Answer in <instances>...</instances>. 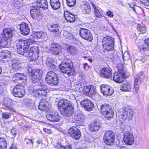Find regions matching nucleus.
<instances>
[{
    "label": "nucleus",
    "instance_id": "1",
    "mask_svg": "<svg viewBox=\"0 0 149 149\" xmlns=\"http://www.w3.org/2000/svg\"><path fill=\"white\" fill-rule=\"evenodd\" d=\"M58 107L61 114L64 116L69 117L74 113V106L71 102L67 100H61L58 102Z\"/></svg>",
    "mask_w": 149,
    "mask_h": 149
},
{
    "label": "nucleus",
    "instance_id": "2",
    "mask_svg": "<svg viewBox=\"0 0 149 149\" xmlns=\"http://www.w3.org/2000/svg\"><path fill=\"white\" fill-rule=\"evenodd\" d=\"M117 115L120 118V120L122 123L124 122L127 118L129 119H132L133 116L132 109L128 107L123 109Z\"/></svg>",
    "mask_w": 149,
    "mask_h": 149
},
{
    "label": "nucleus",
    "instance_id": "3",
    "mask_svg": "<svg viewBox=\"0 0 149 149\" xmlns=\"http://www.w3.org/2000/svg\"><path fill=\"white\" fill-rule=\"evenodd\" d=\"M45 81L51 86H56L58 83V80L56 74L52 71L48 72L46 75Z\"/></svg>",
    "mask_w": 149,
    "mask_h": 149
},
{
    "label": "nucleus",
    "instance_id": "4",
    "mask_svg": "<svg viewBox=\"0 0 149 149\" xmlns=\"http://www.w3.org/2000/svg\"><path fill=\"white\" fill-rule=\"evenodd\" d=\"M115 139L114 134L111 131H107L104 134L103 140L105 143L108 145L113 144Z\"/></svg>",
    "mask_w": 149,
    "mask_h": 149
},
{
    "label": "nucleus",
    "instance_id": "5",
    "mask_svg": "<svg viewBox=\"0 0 149 149\" xmlns=\"http://www.w3.org/2000/svg\"><path fill=\"white\" fill-rule=\"evenodd\" d=\"M25 93V90L24 89V87L21 85H16L13 89V94L15 97H22Z\"/></svg>",
    "mask_w": 149,
    "mask_h": 149
},
{
    "label": "nucleus",
    "instance_id": "6",
    "mask_svg": "<svg viewBox=\"0 0 149 149\" xmlns=\"http://www.w3.org/2000/svg\"><path fill=\"white\" fill-rule=\"evenodd\" d=\"M68 133L70 136L75 139H79L81 136L80 130L76 127H72L68 130Z\"/></svg>",
    "mask_w": 149,
    "mask_h": 149
},
{
    "label": "nucleus",
    "instance_id": "7",
    "mask_svg": "<svg viewBox=\"0 0 149 149\" xmlns=\"http://www.w3.org/2000/svg\"><path fill=\"white\" fill-rule=\"evenodd\" d=\"M79 35L83 39L91 41L93 36L90 30L84 28H81L79 31Z\"/></svg>",
    "mask_w": 149,
    "mask_h": 149
},
{
    "label": "nucleus",
    "instance_id": "8",
    "mask_svg": "<svg viewBox=\"0 0 149 149\" xmlns=\"http://www.w3.org/2000/svg\"><path fill=\"white\" fill-rule=\"evenodd\" d=\"M81 106L88 111H91L93 110L94 104L92 102L87 99H85L80 102Z\"/></svg>",
    "mask_w": 149,
    "mask_h": 149
},
{
    "label": "nucleus",
    "instance_id": "9",
    "mask_svg": "<svg viewBox=\"0 0 149 149\" xmlns=\"http://www.w3.org/2000/svg\"><path fill=\"white\" fill-rule=\"evenodd\" d=\"M123 141L127 144H132L134 142V138L132 134L129 131L125 132L124 134Z\"/></svg>",
    "mask_w": 149,
    "mask_h": 149
},
{
    "label": "nucleus",
    "instance_id": "10",
    "mask_svg": "<svg viewBox=\"0 0 149 149\" xmlns=\"http://www.w3.org/2000/svg\"><path fill=\"white\" fill-rule=\"evenodd\" d=\"M59 68L61 72L63 73H67L69 76H75L76 75L74 70L70 66H68L67 67L59 66Z\"/></svg>",
    "mask_w": 149,
    "mask_h": 149
},
{
    "label": "nucleus",
    "instance_id": "11",
    "mask_svg": "<svg viewBox=\"0 0 149 149\" xmlns=\"http://www.w3.org/2000/svg\"><path fill=\"white\" fill-rule=\"evenodd\" d=\"M100 89L104 95H111L113 93L112 88L108 85L103 84L100 86Z\"/></svg>",
    "mask_w": 149,
    "mask_h": 149
},
{
    "label": "nucleus",
    "instance_id": "12",
    "mask_svg": "<svg viewBox=\"0 0 149 149\" xmlns=\"http://www.w3.org/2000/svg\"><path fill=\"white\" fill-rule=\"evenodd\" d=\"M28 71L29 73H31L32 77H36L38 78L41 77L42 71L41 69H33L31 67L29 66Z\"/></svg>",
    "mask_w": 149,
    "mask_h": 149
},
{
    "label": "nucleus",
    "instance_id": "13",
    "mask_svg": "<svg viewBox=\"0 0 149 149\" xmlns=\"http://www.w3.org/2000/svg\"><path fill=\"white\" fill-rule=\"evenodd\" d=\"M100 74L102 77L109 79L111 77L112 69L109 66L103 68L101 70Z\"/></svg>",
    "mask_w": 149,
    "mask_h": 149
},
{
    "label": "nucleus",
    "instance_id": "14",
    "mask_svg": "<svg viewBox=\"0 0 149 149\" xmlns=\"http://www.w3.org/2000/svg\"><path fill=\"white\" fill-rule=\"evenodd\" d=\"M47 119L52 122H57L59 120V116L58 112L53 111L47 114L46 116Z\"/></svg>",
    "mask_w": 149,
    "mask_h": 149
},
{
    "label": "nucleus",
    "instance_id": "15",
    "mask_svg": "<svg viewBox=\"0 0 149 149\" xmlns=\"http://www.w3.org/2000/svg\"><path fill=\"white\" fill-rule=\"evenodd\" d=\"M143 72H140L136 75L134 80V85L133 88V92L134 93H137L139 88V81L141 80V79L143 77Z\"/></svg>",
    "mask_w": 149,
    "mask_h": 149
},
{
    "label": "nucleus",
    "instance_id": "16",
    "mask_svg": "<svg viewBox=\"0 0 149 149\" xmlns=\"http://www.w3.org/2000/svg\"><path fill=\"white\" fill-rule=\"evenodd\" d=\"M83 92L86 94L90 95H95L97 92L96 88L92 85L84 86Z\"/></svg>",
    "mask_w": 149,
    "mask_h": 149
},
{
    "label": "nucleus",
    "instance_id": "17",
    "mask_svg": "<svg viewBox=\"0 0 149 149\" xmlns=\"http://www.w3.org/2000/svg\"><path fill=\"white\" fill-rule=\"evenodd\" d=\"M25 41L22 39H18L16 40L17 51L20 54H24V44L25 43Z\"/></svg>",
    "mask_w": 149,
    "mask_h": 149
},
{
    "label": "nucleus",
    "instance_id": "18",
    "mask_svg": "<svg viewBox=\"0 0 149 149\" xmlns=\"http://www.w3.org/2000/svg\"><path fill=\"white\" fill-rule=\"evenodd\" d=\"M49 49L53 54H58L61 51V47L58 44L52 43L49 45Z\"/></svg>",
    "mask_w": 149,
    "mask_h": 149
},
{
    "label": "nucleus",
    "instance_id": "19",
    "mask_svg": "<svg viewBox=\"0 0 149 149\" xmlns=\"http://www.w3.org/2000/svg\"><path fill=\"white\" fill-rule=\"evenodd\" d=\"M10 57L11 54L9 51H3L0 53V59L2 58V61L3 62L10 61Z\"/></svg>",
    "mask_w": 149,
    "mask_h": 149
},
{
    "label": "nucleus",
    "instance_id": "20",
    "mask_svg": "<svg viewBox=\"0 0 149 149\" xmlns=\"http://www.w3.org/2000/svg\"><path fill=\"white\" fill-rule=\"evenodd\" d=\"M20 29L21 33L24 35H27L30 32V29L27 24L22 23L20 25Z\"/></svg>",
    "mask_w": 149,
    "mask_h": 149
},
{
    "label": "nucleus",
    "instance_id": "21",
    "mask_svg": "<svg viewBox=\"0 0 149 149\" xmlns=\"http://www.w3.org/2000/svg\"><path fill=\"white\" fill-rule=\"evenodd\" d=\"M33 93L35 96H37L46 97L47 94L46 90L43 88H34L33 90Z\"/></svg>",
    "mask_w": 149,
    "mask_h": 149
},
{
    "label": "nucleus",
    "instance_id": "22",
    "mask_svg": "<svg viewBox=\"0 0 149 149\" xmlns=\"http://www.w3.org/2000/svg\"><path fill=\"white\" fill-rule=\"evenodd\" d=\"M33 9H31L30 13L32 17L35 19H40L42 17L41 13L39 10L35 7H33Z\"/></svg>",
    "mask_w": 149,
    "mask_h": 149
},
{
    "label": "nucleus",
    "instance_id": "23",
    "mask_svg": "<svg viewBox=\"0 0 149 149\" xmlns=\"http://www.w3.org/2000/svg\"><path fill=\"white\" fill-rule=\"evenodd\" d=\"M125 77H126L125 75L116 72L114 74L113 79L115 81L120 83L123 81V78Z\"/></svg>",
    "mask_w": 149,
    "mask_h": 149
},
{
    "label": "nucleus",
    "instance_id": "24",
    "mask_svg": "<svg viewBox=\"0 0 149 149\" xmlns=\"http://www.w3.org/2000/svg\"><path fill=\"white\" fill-rule=\"evenodd\" d=\"M4 109L9 111L13 110V104L11 103L9 99L7 98L3 101V104Z\"/></svg>",
    "mask_w": 149,
    "mask_h": 149
},
{
    "label": "nucleus",
    "instance_id": "25",
    "mask_svg": "<svg viewBox=\"0 0 149 149\" xmlns=\"http://www.w3.org/2000/svg\"><path fill=\"white\" fill-rule=\"evenodd\" d=\"M64 15L65 19L68 22H73L75 20V15L68 11H66L64 12Z\"/></svg>",
    "mask_w": 149,
    "mask_h": 149
},
{
    "label": "nucleus",
    "instance_id": "26",
    "mask_svg": "<svg viewBox=\"0 0 149 149\" xmlns=\"http://www.w3.org/2000/svg\"><path fill=\"white\" fill-rule=\"evenodd\" d=\"M12 35V31L10 29H5L3 30L2 36L5 40L10 38Z\"/></svg>",
    "mask_w": 149,
    "mask_h": 149
},
{
    "label": "nucleus",
    "instance_id": "27",
    "mask_svg": "<svg viewBox=\"0 0 149 149\" xmlns=\"http://www.w3.org/2000/svg\"><path fill=\"white\" fill-rule=\"evenodd\" d=\"M100 124L99 123L94 122L90 124L89 126V128L90 131L95 132L97 131L100 129Z\"/></svg>",
    "mask_w": 149,
    "mask_h": 149
},
{
    "label": "nucleus",
    "instance_id": "28",
    "mask_svg": "<svg viewBox=\"0 0 149 149\" xmlns=\"http://www.w3.org/2000/svg\"><path fill=\"white\" fill-rule=\"evenodd\" d=\"M33 37L36 38L43 39L46 40L47 38V35L45 32L43 31L37 32L33 34Z\"/></svg>",
    "mask_w": 149,
    "mask_h": 149
},
{
    "label": "nucleus",
    "instance_id": "29",
    "mask_svg": "<svg viewBox=\"0 0 149 149\" xmlns=\"http://www.w3.org/2000/svg\"><path fill=\"white\" fill-rule=\"evenodd\" d=\"M131 84L128 83L122 84L120 87V89L122 91L125 92L130 91L132 89Z\"/></svg>",
    "mask_w": 149,
    "mask_h": 149
},
{
    "label": "nucleus",
    "instance_id": "30",
    "mask_svg": "<svg viewBox=\"0 0 149 149\" xmlns=\"http://www.w3.org/2000/svg\"><path fill=\"white\" fill-rule=\"evenodd\" d=\"M50 3L52 8L54 10L58 9L61 6L59 0H50Z\"/></svg>",
    "mask_w": 149,
    "mask_h": 149
},
{
    "label": "nucleus",
    "instance_id": "31",
    "mask_svg": "<svg viewBox=\"0 0 149 149\" xmlns=\"http://www.w3.org/2000/svg\"><path fill=\"white\" fill-rule=\"evenodd\" d=\"M37 6L42 8L47 9L48 5L46 0H37Z\"/></svg>",
    "mask_w": 149,
    "mask_h": 149
},
{
    "label": "nucleus",
    "instance_id": "32",
    "mask_svg": "<svg viewBox=\"0 0 149 149\" xmlns=\"http://www.w3.org/2000/svg\"><path fill=\"white\" fill-rule=\"evenodd\" d=\"M112 108L108 104H104L100 106V110L102 114L105 113L107 111L110 110Z\"/></svg>",
    "mask_w": 149,
    "mask_h": 149
},
{
    "label": "nucleus",
    "instance_id": "33",
    "mask_svg": "<svg viewBox=\"0 0 149 149\" xmlns=\"http://www.w3.org/2000/svg\"><path fill=\"white\" fill-rule=\"evenodd\" d=\"M48 102L45 100H42L39 103L38 109L41 110H44L47 109L48 107Z\"/></svg>",
    "mask_w": 149,
    "mask_h": 149
},
{
    "label": "nucleus",
    "instance_id": "34",
    "mask_svg": "<svg viewBox=\"0 0 149 149\" xmlns=\"http://www.w3.org/2000/svg\"><path fill=\"white\" fill-rule=\"evenodd\" d=\"M81 8L84 12L88 14L91 11L90 6L88 2H85V3L82 4Z\"/></svg>",
    "mask_w": 149,
    "mask_h": 149
},
{
    "label": "nucleus",
    "instance_id": "35",
    "mask_svg": "<svg viewBox=\"0 0 149 149\" xmlns=\"http://www.w3.org/2000/svg\"><path fill=\"white\" fill-rule=\"evenodd\" d=\"M122 57L124 60V64L127 65L128 62H130V56L128 52L126 51L122 55Z\"/></svg>",
    "mask_w": 149,
    "mask_h": 149
},
{
    "label": "nucleus",
    "instance_id": "36",
    "mask_svg": "<svg viewBox=\"0 0 149 149\" xmlns=\"http://www.w3.org/2000/svg\"><path fill=\"white\" fill-rule=\"evenodd\" d=\"M27 56L29 57V59L30 61H34L38 59V54L31 53V52H27Z\"/></svg>",
    "mask_w": 149,
    "mask_h": 149
},
{
    "label": "nucleus",
    "instance_id": "37",
    "mask_svg": "<svg viewBox=\"0 0 149 149\" xmlns=\"http://www.w3.org/2000/svg\"><path fill=\"white\" fill-rule=\"evenodd\" d=\"M59 26L58 25L56 24H53L49 26V31L52 32H57L59 30Z\"/></svg>",
    "mask_w": 149,
    "mask_h": 149
},
{
    "label": "nucleus",
    "instance_id": "38",
    "mask_svg": "<svg viewBox=\"0 0 149 149\" xmlns=\"http://www.w3.org/2000/svg\"><path fill=\"white\" fill-rule=\"evenodd\" d=\"M102 42L103 46L105 45H107V44H111L112 43H113L111 38L109 36H107L104 38L102 40Z\"/></svg>",
    "mask_w": 149,
    "mask_h": 149
},
{
    "label": "nucleus",
    "instance_id": "39",
    "mask_svg": "<svg viewBox=\"0 0 149 149\" xmlns=\"http://www.w3.org/2000/svg\"><path fill=\"white\" fill-rule=\"evenodd\" d=\"M63 34V36L65 38L68 39L71 41L74 40V38L73 35L68 32L66 31H64Z\"/></svg>",
    "mask_w": 149,
    "mask_h": 149
},
{
    "label": "nucleus",
    "instance_id": "40",
    "mask_svg": "<svg viewBox=\"0 0 149 149\" xmlns=\"http://www.w3.org/2000/svg\"><path fill=\"white\" fill-rule=\"evenodd\" d=\"M105 113L102 114L105 118H107L108 119L112 117L114 115L113 111L112 108L107 111L106 112H105Z\"/></svg>",
    "mask_w": 149,
    "mask_h": 149
},
{
    "label": "nucleus",
    "instance_id": "41",
    "mask_svg": "<svg viewBox=\"0 0 149 149\" xmlns=\"http://www.w3.org/2000/svg\"><path fill=\"white\" fill-rule=\"evenodd\" d=\"M7 143L5 139L2 138H0V149H6Z\"/></svg>",
    "mask_w": 149,
    "mask_h": 149
},
{
    "label": "nucleus",
    "instance_id": "42",
    "mask_svg": "<svg viewBox=\"0 0 149 149\" xmlns=\"http://www.w3.org/2000/svg\"><path fill=\"white\" fill-rule=\"evenodd\" d=\"M17 80L19 79L20 80H26L27 79V77L23 73H17L15 74Z\"/></svg>",
    "mask_w": 149,
    "mask_h": 149
},
{
    "label": "nucleus",
    "instance_id": "43",
    "mask_svg": "<svg viewBox=\"0 0 149 149\" xmlns=\"http://www.w3.org/2000/svg\"><path fill=\"white\" fill-rule=\"evenodd\" d=\"M67 50L69 53L71 54H75L77 52L75 48L72 46H68L67 47Z\"/></svg>",
    "mask_w": 149,
    "mask_h": 149
},
{
    "label": "nucleus",
    "instance_id": "44",
    "mask_svg": "<svg viewBox=\"0 0 149 149\" xmlns=\"http://www.w3.org/2000/svg\"><path fill=\"white\" fill-rule=\"evenodd\" d=\"M39 50L38 47L37 46H33L31 47L30 49L27 52L28 53H33L34 54H38L39 53Z\"/></svg>",
    "mask_w": 149,
    "mask_h": 149
},
{
    "label": "nucleus",
    "instance_id": "45",
    "mask_svg": "<svg viewBox=\"0 0 149 149\" xmlns=\"http://www.w3.org/2000/svg\"><path fill=\"white\" fill-rule=\"evenodd\" d=\"M95 11V16L98 17H100L101 16L100 10L97 8L93 3H91Z\"/></svg>",
    "mask_w": 149,
    "mask_h": 149
},
{
    "label": "nucleus",
    "instance_id": "46",
    "mask_svg": "<svg viewBox=\"0 0 149 149\" xmlns=\"http://www.w3.org/2000/svg\"><path fill=\"white\" fill-rule=\"evenodd\" d=\"M58 149H71V146L69 145H67L65 146H62L60 143H58L56 146Z\"/></svg>",
    "mask_w": 149,
    "mask_h": 149
},
{
    "label": "nucleus",
    "instance_id": "47",
    "mask_svg": "<svg viewBox=\"0 0 149 149\" xmlns=\"http://www.w3.org/2000/svg\"><path fill=\"white\" fill-rule=\"evenodd\" d=\"M103 48L107 51H111L113 49V43L111 44H109L107 45H105L103 46Z\"/></svg>",
    "mask_w": 149,
    "mask_h": 149
},
{
    "label": "nucleus",
    "instance_id": "48",
    "mask_svg": "<svg viewBox=\"0 0 149 149\" xmlns=\"http://www.w3.org/2000/svg\"><path fill=\"white\" fill-rule=\"evenodd\" d=\"M116 68L118 70L120 73L125 75L126 72L124 70L123 66H116Z\"/></svg>",
    "mask_w": 149,
    "mask_h": 149
},
{
    "label": "nucleus",
    "instance_id": "49",
    "mask_svg": "<svg viewBox=\"0 0 149 149\" xmlns=\"http://www.w3.org/2000/svg\"><path fill=\"white\" fill-rule=\"evenodd\" d=\"M67 5L71 7L74 6L76 4V0H66Z\"/></svg>",
    "mask_w": 149,
    "mask_h": 149
},
{
    "label": "nucleus",
    "instance_id": "50",
    "mask_svg": "<svg viewBox=\"0 0 149 149\" xmlns=\"http://www.w3.org/2000/svg\"><path fill=\"white\" fill-rule=\"evenodd\" d=\"M1 116L3 118L7 119L10 118L11 114L8 112H4L2 113Z\"/></svg>",
    "mask_w": 149,
    "mask_h": 149
},
{
    "label": "nucleus",
    "instance_id": "51",
    "mask_svg": "<svg viewBox=\"0 0 149 149\" xmlns=\"http://www.w3.org/2000/svg\"><path fill=\"white\" fill-rule=\"evenodd\" d=\"M46 64L47 65H55V62L50 58H48L46 61Z\"/></svg>",
    "mask_w": 149,
    "mask_h": 149
},
{
    "label": "nucleus",
    "instance_id": "52",
    "mask_svg": "<svg viewBox=\"0 0 149 149\" xmlns=\"http://www.w3.org/2000/svg\"><path fill=\"white\" fill-rule=\"evenodd\" d=\"M138 29L141 33H144L146 32V29L144 26H141L138 28Z\"/></svg>",
    "mask_w": 149,
    "mask_h": 149
},
{
    "label": "nucleus",
    "instance_id": "53",
    "mask_svg": "<svg viewBox=\"0 0 149 149\" xmlns=\"http://www.w3.org/2000/svg\"><path fill=\"white\" fill-rule=\"evenodd\" d=\"M7 44V42L5 40H3L1 41L0 45L1 47H6Z\"/></svg>",
    "mask_w": 149,
    "mask_h": 149
},
{
    "label": "nucleus",
    "instance_id": "54",
    "mask_svg": "<svg viewBox=\"0 0 149 149\" xmlns=\"http://www.w3.org/2000/svg\"><path fill=\"white\" fill-rule=\"evenodd\" d=\"M39 79L40 78H38V77H32L31 79V82L34 84L38 82Z\"/></svg>",
    "mask_w": 149,
    "mask_h": 149
},
{
    "label": "nucleus",
    "instance_id": "55",
    "mask_svg": "<svg viewBox=\"0 0 149 149\" xmlns=\"http://www.w3.org/2000/svg\"><path fill=\"white\" fill-rule=\"evenodd\" d=\"M140 1L145 6H149V0H140Z\"/></svg>",
    "mask_w": 149,
    "mask_h": 149
},
{
    "label": "nucleus",
    "instance_id": "56",
    "mask_svg": "<svg viewBox=\"0 0 149 149\" xmlns=\"http://www.w3.org/2000/svg\"><path fill=\"white\" fill-rule=\"evenodd\" d=\"M11 62L12 63V65H16V64L18 65L19 64H20V62L19 61L16 59H14Z\"/></svg>",
    "mask_w": 149,
    "mask_h": 149
},
{
    "label": "nucleus",
    "instance_id": "57",
    "mask_svg": "<svg viewBox=\"0 0 149 149\" xmlns=\"http://www.w3.org/2000/svg\"><path fill=\"white\" fill-rule=\"evenodd\" d=\"M25 42V43L24 44V52H25V53H26L27 52H25L26 51L25 49H27L29 47V43L27 42L26 41Z\"/></svg>",
    "mask_w": 149,
    "mask_h": 149
},
{
    "label": "nucleus",
    "instance_id": "58",
    "mask_svg": "<svg viewBox=\"0 0 149 149\" xmlns=\"http://www.w3.org/2000/svg\"><path fill=\"white\" fill-rule=\"evenodd\" d=\"M10 132L12 134L13 136L12 138L14 137L15 136L16 134V131L14 128L11 129Z\"/></svg>",
    "mask_w": 149,
    "mask_h": 149
},
{
    "label": "nucleus",
    "instance_id": "59",
    "mask_svg": "<svg viewBox=\"0 0 149 149\" xmlns=\"http://www.w3.org/2000/svg\"><path fill=\"white\" fill-rule=\"evenodd\" d=\"M106 14L110 17H112L113 16V13L111 11H108L106 13Z\"/></svg>",
    "mask_w": 149,
    "mask_h": 149
},
{
    "label": "nucleus",
    "instance_id": "60",
    "mask_svg": "<svg viewBox=\"0 0 149 149\" xmlns=\"http://www.w3.org/2000/svg\"><path fill=\"white\" fill-rule=\"evenodd\" d=\"M26 41L29 43V45L30 44H31L35 42V40L33 39H28Z\"/></svg>",
    "mask_w": 149,
    "mask_h": 149
},
{
    "label": "nucleus",
    "instance_id": "61",
    "mask_svg": "<svg viewBox=\"0 0 149 149\" xmlns=\"http://www.w3.org/2000/svg\"><path fill=\"white\" fill-rule=\"evenodd\" d=\"M83 57L85 59H86V58H87L88 60L91 63L92 61L93 60L92 58H91L88 56H86L85 55H84L83 56Z\"/></svg>",
    "mask_w": 149,
    "mask_h": 149
},
{
    "label": "nucleus",
    "instance_id": "62",
    "mask_svg": "<svg viewBox=\"0 0 149 149\" xmlns=\"http://www.w3.org/2000/svg\"><path fill=\"white\" fill-rule=\"evenodd\" d=\"M4 85L3 84H1L0 83V94L2 93L3 92Z\"/></svg>",
    "mask_w": 149,
    "mask_h": 149
},
{
    "label": "nucleus",
    "instance_id": "63",
    "mask_svg": "<svg viewBox=\"0 0 149 149\" xmlns=\"http://www.w3.org/2000/svg\"><path fill=\"white\" fill-rule=\"evenodd\" d=\"M43 130L44 132L48 134H49L51 133V131L49 129L46 128H44Z\"/></svg>",
    "mask_w": 149,
    "mask_h": 149
},
{
    "label": "nucleus",
    "instance_id": "64",
    "mask_svg": "<svg viewBox=\"0 0 149 149\" xmlns=\"http://www.w3.org/2000/svg\"><path fill=\"white\" fill-rule=\"evenodd\" d=\"M25 140H27V141L26 143L28 144L29 143H32L33 145V142L32 140L26 138H25Z\"/></svg>",
    "mask_w": 149,
    "mask_h": 149
}]
</instances>
